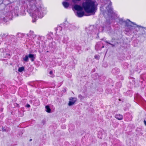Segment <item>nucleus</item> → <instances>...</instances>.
I'll return each instance as SVG.
<instances>
[{
  "label": "nucleus",
  "mask_w": 146,
  "mask_h": 146,
  "mask_svg": "<svg viewBox=\"0 0 146 146\" xmlns=\"http://www.w3.org/2000/svg\"><path fill=\"white\" fill-rule=\"evenodd\" d=\"M144 123L145 125L146 126V121L145 120H144Z\"/></svg>",
  "instance_id": "49530a36"
},
{
  "label": "nucleus",
  "mask_w": 146,
  "mask_h": 146,
  "mask_svg": "<svg viewBox=\"0 0 146 146\" xmlns=\"http://www.w3.org/2000/svg\"><path fill=\"white\" fill-rule=\"evenodd\" d=\"M125 116L126 121H130L132 120V117L131 114H126Z\"/></svg>",
  "instance_id": "dca6fc26"
},
{
  "label": "nucleus",
  "mask_w": 146,
  "mask_h": 146,
  "mask_svg": "<svg viewBox=\"0 0 146 146\" xmlns=\"http://www.w3.org/2000/svg\"><path fill=\"white\" fill-rule=\"evenodd\" d=\"M17 35L18 36V37H20V35H21V33H18L17 34Z\"/></svg>",
  "instance_id": "37998d69"
},
{
  "label": "nucleus",
  "mask_w": 146,
  "mask_h": 146,
  "mask_svg": "<svg viewBox=\"0 0 146 146\" xmlns=\"http://www.w3.org/2000/svg\"><path fill=\"white\" fill-rule=\"evenodd\" d=\"M17 11L16 12V13H17V14H18V12H19V11H17Z\"/></svg>",
  "instance_id": "09e8293b"
},
{
  "label": "nucleus",
  "mask_w": 146,
  "mask_h": 146,
  "mask_svg": "<svg viewBox=\"0 0 146 146\" xmlns=\"http://www.w3.org/2000/svg\"><path fill=\"white\" fill-rule=\"evenodd\" d=\"M2 129L3 132H8L11 130L10 128L7 126H2Z\"/></svg>",
  "instance_id": "aec40b11"
},
{
  "label": "nucleus",
  "mask_w": 146,
  "mask_h": 146,
  "mask_svg": "<svg viewBox=\"0 0 146 146\" xmlns=\"http://www.w3.org/2000/svg\"><path fill=\"white\" fill-rule=\"evenodd\" d=\"M122 85V84L120 82H117L116 84V86L117 88H120Z\"/></svg>",
  "instance_id": "473e14b6"
},
{
  "label": "nucleus",
  "mask_w": 146,
  "mask_h": 146,
  "mask_svg": "<svg viewBox=\"0 0 146 146\" xmlns=\"http://www.w3.org/2000/svg\"><path fill=\"white\" fill-rule=\"evenodd\" d=\"M61 37V36H60V35L59 36H56V39H57V40L60 41V39L59 38H60V37Z\"/></svg>",
  "instance_id": "58836bf2"
},
{
  "label": "nucleus",
  "mask_w": 146,
  "mask_h": 146,
  "mask_svg": "<svg viewBox=\"0 0 146 146\" xmlns=\"http://www.w3.org/2000/svg\"><path fill=\"white\" fill-rule=\"evenodd\" d=\"M95 0H86V1L85 3H88V2H96Z\"/></svg>",
  "instance_id": "c9c22d12"
},
{
  "label": "nucleus",
  "mask_w": 146,
  "mask_h": 146,
  "mask_svg": "<svg viewBox=\"0 0 146 146\" xmlns=\"http://www.w3.org/2000/svg\"><path fill=\"white\" fill-rule=\"evenodd\" d=\"M122 101L123 102V100H122Z\"/></svg>",
  "instance_id": "bf43d9fd"
},
{
  "label": "nucleus",
  "mask_w": 146,
  "mask_h": 146,
  "mask_svg": "<svg viewBox=\"0 0 146 146\" xmlns=\"http://www.w3.org/2000/svg\"><path fill=\"white\" fill-rule=\"evenodd\" d=\"M27 35L28 37H32L33 38H35L36 37H37L38 36L35 35L34 32L33 31H30L29 33L27 34Z\"/></svg>",
  "instance_id": "2eb2a0df"
},
{
  "label": "nucleus",
  "mask_w": 146,
  "mask_h": 146,
  "mask_svg": "<svg viewBox=\"0 0 146 146\" xmlns=\"http://www.w3.org/2000/svg\"><path fill=\"white\" fill-rule=\"evenodd\" d=\"M119 101H121V99H119Z\"/></svg>",
  "instance_id": "5fc2aeb1"
},
{
  "label": "nucleus",
  "mask_w": 146,
  "mask_h": 146,
  "mask_svg": "<svg viewBox=\"0 0 146 146\" xmlns=\"http://www.w3.org/2000/svg\"><path fill=\"white\" fill-rule=\"evenodd\" d=\"M42 122L43 124H44L45 123V121L44 120H42Z\"/></svg>",
  "instance_id": "a18cd8bd"
},
{
  "label": "nucleus",
  "mask_w": 146,
  "mask_h": 146,
  "mask_svg": "<svg viewBox=\"0 0 146 146\" xmlns=\"http://www.w3.org/2000/svg\"><path fill=\"white\" fill-rule=\"evenodd\" d=\"M13 13L12 11H9L6 13H4L2 15L1 17V20H2L3 23H5L9 20L12 17Z\"/></svg>",
  "instance_id": "0eeeda50"
},
{
  "label": "nucleus",
  "mask_w": 146,
  "mask_h": 146,
  "mask_svg": "<svg viewBox=\"0 0 146 146\" xmlns=\"http://www.w3.org/2000/svg\"><path fill=\"white\" fill-rule=\"evenodd\" d=\"M24 2L28 9L33 11L31 14L33 23L36 21L38 17L42 18L46 14V8L41 4L40 0H24Z\"/></svg>",
  "instance_id": "f257e3e1"
},
{
  "label": "nucleus",
  "mask_w": 146,
  "mask_h": 146,
  "mask_svg": "<svg viewBox=\"0 0 146 146\" xmlns=\"http://www.w3.org/2000/svg\"><path fill=\"white\" fill-rule=\"evenodd\" d=\"M82 97V95H81V94H79V95H78V97H79V98H81Z\"/></svg>",
  "instance_id": "de8ad7c7"
},
{
  "label": "nucleus",
  "mask_w": 146,
  "mask_h": 146,
  "mask_svg": "<svg viewBox=\"0 0 146 146\" xmlns=\"http://www.w3.org/2000/svg\"><path fill=\"white\" fill-rule=\"evenodd\" d=\"M140 78L142 80H140V82H141V83H142L143 80H146V73H144L141 75Z\"/></svg>",
  "instance_id": "4be33fe9"
},
{
  "label": "nucleus",
  "mask_w": 146,
  "mask_h": 146,
  "mask_svg": "<svg viewBox=\"0 0 146 146\" xmlns=\"http://www.w3.org/2000/svg\"><path fill=\"white\" fill-rule=\"evenodd\" d=\"M29 58H30L31 60L33 62L34 61L36 57V55L34 54H29L28 55Z\"/></svg>",
  "instance_id": "a211bd4d"
},
{
  "label": "nucleus",
  "mask_w": 146,
  "mask_h": 146,
  "mask_svg": "<svg viewBox=\"0 0 146 146\" xmlns=\"http://www.w3.org/2000/svg\"><path fill=\"white\" fill-rule=\"evenodd\" d=\"M118 78L120 80H123V78L122 76H118Z\"/></svg>",
  "instance_id": "e433bc0d"
},
{
  "label": "nucleus",
  "mask_w": 146,
  "mask_h": 146,
  "mask_svg": "<svg viewBox=\"0 0 146 146\" xmlns=\"http://www.w3.org/2000/svg\"><path fill=\"white\" fill-rule=\"evenodd\" d=\"M15 36L13 35H9L7 33H2L0 35V44L3 40L6 42V43H9V41L12 40V38H14Z\"/></svg>",
  "instance_id": "423d86ee"
},
{
  "label": "nucleus",
  "mask_w": 146,
  "mask_h": 146,
  "mask_svg": "<svg viewBox=\"0 0 146 146\" xmlns=\"http://www.w3.org/2000/svg\"><path fill=\"white\" fill-rule=\"evenodd\" d=\"M52 33H50L46 35L47 38L48 39L51 40L52 38Z\"/></svg>",
  "instance_id": "2f4dec72"
},
{
  "label": "nucleus",
  "mask_w": 146,
  "mask_h": 146,
  "mask_svg": "<svg viewBox=\"0 0 146 146\" xmlns=\"http://www.w3.org/2000/svg\"><path fill=\"white\" fill-rule=\"evenodd\" d=\"M76 15L77 17H81L84 16H87L85 14L83 10H80L77 11L76 13Z\"/></svg>",
  "instance_id": "f8f14e48"
},
{
  "label": "nucleus",
  "mask_w": 146,
  "mask_h": 146,
  "mask_svg": "<svg viewBox=\"0 0 146 146\" xmlns=\"http://www.w3.org/2000/svg\"><path fill=\"white\" fill-rule=\"evenodd\" d=\"M0 52L3 53V56L4 58H10L11 55L10 51L7 49L2 48L0 49Z\"/></svg>",
  "instance_id": "6e6552de"
},
{
  "label": "nucleus",
  "mask_w": 146,
  "mask_h": 146,
  "mask_svg": "<svg viewBox=\"0 0 146 146\" xmlns=\"http://www.w3.org/2000/svg\"><path fill=\"white\" fill-rule=\"evenodd\" d=\"M56 44L54 42H52L49 44V46L50 47L52 48H54Z\"/></svg>",
  "instance_id": "cd10ccee"
},
{
  "label": "nucleus",
  "mask_w": 146,
  "mask_h": 146,
  "mask_svg": "<svg viewBox=\"0 0 146 146\" xmlns=\"http://www.w3.org/2000/svg\"><path fill=\"white\" fill-rule=\"evenodd\" d=\"M32 140V139H30V141H31Z\"/></svg>",
  "instance_id": "6e6d98bb"
},
{
  "label": "nucleus",
  "mask_w": 146,
  "mask_h": 146,
  "mask_svg": "<svg viewBox=\"0 0 146 146\" xmlns=\"http://www.w3.org/2000/svg\"><path fill=\"white\" fill-rule=\"evenodd\" d=\"M115 117L119 120H121L123 118L122 115L120 114H116L115 116Z\"/></svg>",
  "instance_id": "5701e85b"
},
{
  "label": "nucleus",
  "mask_w": 146,
  "mask_h": 146,
  "mask_svg": "<svg viewBox=\"0 0 146 146\" xmlns=\"http://www.w3.org/2000/svg\"><path fill=\"white\" fill-rule=\"evenodd\" d=\"M104 3L105 4L103 3L102 5H104V4H106V2L108 4V6L106 7L109 8L110 7H111V5H112V2L111 1L108 0H104Z\"/></svg>",
  "instance_id": "412c9836"
},
{
  "label": "nucleus",
  "mask_w": 146,
  "mask_h": 146,
  "mask_svg": "<svg viewBox=\"0 0 146 146\" xmlns=\"http://www.w3.org/2000/svg\"><path fill=\"white\" fill-rule=\"evenodd\" d=\"M102 40H103L105 42H106V43L107 44V45H108V42L109 41H107L106 39H101Z\"/></svg>",
  "instance_id": "4c0bfd02"
},
{
  "label": "nucleus",
  "mask_w": 146,
  "mask_h": 146,
  "mask_svg": "<svg viewBox=\"0 0 146 146\" xmlns=\"http://www.w3.org/2000/svg\"><path fill=\"white\" fill-rule=\"evenodd\" d=\"M68 40V38L66 36H64L62 40V42L64 44H67Z\"/></svg>",
  "instance_id": "b1692460"
},
{
  "label": "nucleus",
  "mask_w": 146,
  "mask_h": 146,
  "mask_svg": "<svg viewBox=\"0 0 146 146\" xmlns=\"http://www.w3.org/2000/svg\"><path fill=\"white\" fill-rule=\"evenodd\" d=\"M46 111L48 113H50L51 112V110L49 106H45Z\"/></svg>",
  "instance_id": "7c9ffc66"
},
{
  "label": "nucleus",
  "mask_w": 146,
  "mask_h": 146,
  "mask_svg": "<svg viewBox=\"0 0 146 146\" xmlns=\"http://www.w3.org/2000/svg\"><path fill=\"white\" fill-rule=\"evenodd\" d=\"M84 8L82 6V7L80 5L77 4H75L74 5L73 7V9H74L75 10L78 11L80 10H83Z\"/></svg>",
  "instance_id": "ddd939ff"
},
{
  "label": "nucleus",
  "mask_w": 146,
  "mask_h": 146,
  "mask_svg": "<svg viewBox=\"0 0 146 146\" xmlns=\"http://www.w3.org/2000/svg\"><path fill=\"white\" fill-rule=\"evenodd\" d=\"M107 10V14L109 17H110L111 19H113L114 17L116 16L115 14L113 12V9L111 7H106Z\"/></svg>",
  "instance_id": "9d476101"
},
{
  "label": "nucleus",
  "mask_w": 146,
  "mask_h": 146,
  "mask_svg": "<svg viewBox=\"0 0 146 146\" xmlns=\"http://www.w3.org/2000/svg\"><path fill=\"white\" fill-rule=\"evenodd\" d=\"M65 128V126H64V127H63V129H64Z\"/></svg>",
  "instance_id": "603ef678"
},
{
  "label": "nucleus",
  "mask_w": 146,
  "mask_h": 146,
  "mask_svg": "<svg viewBox=\"0 0 146 146\" xmlns=\"http://www.w3.org/2000/svg\"><path fill=\"white\" fill-rule=\"evenodd\" d=\"M137 27L134 32V35L137 36L139 37L142 36L145 38L146 37V27L138 25Z\"/></svg>",
  "instance_id": "39448f33"
},
{
  "label": "nucleus",
  "mask_w": 146,
  "mask_h": 146,
  "mask_svg": "<svg viewBox=\"0 0 146 146\" xmlns=\"http://www.w3.org/2000/svg\"><path fill=\"white\" fill-rule=\"evenodd\" d=\"M51 76L52 77H53V75H52V76Z\"/></svg>",
  "instance_id": "4d7b16f0"
},
{
  "label": "nucleus",
  "mask_w": 146,
  "mask_h": 146,
  "mask_svg": "<svg viewBox=\"0 0 146 146\" xmlns=\"http://www.w3.org/2000/svg\"><path fill=\"white\" fill-rule=\"evenodd\" d=\"M98 4L96 1L84 3L82 6L85 11L88 13L94 14L97 10Z\"/></svg>",
  "instance_id": "7ed1b4c3"
},
{
  "label": "nucleus",
  "mask_w": 146,
  "mask_h": 146,
  "mask_svg": "<svg viewBox=\"0 0 146 146\" xmlns=\"http://www.w3.org/2000/svg\"><path fill=\"white\" fill-rule=\"evenodd\" d=\"M90 27H89V30H90Z\"/></svg>",
  "instance_id": "864d4df0"
},
{
  "label": "nucleus",
  "mask_w": 146,
  "mask_h": 146,
  "mask_svg": "<svg viewBox=\"0 0 146 146\" xmlns=\"http://www.w3.org/2000/svg\"><path fill=\"white\" fill-rule=\"evenodd\" d=\"M108 44L110 45L112 47H114L117 44V42L115 38H112L110 41H109Z\"/></svg>",
  "instance_id": "9b49d317"
},
{
  "label": "nucleus",
  "mask_w": 146,
  "mask_h": 146,
  "mask_svg": "<svg viewBox=\"0 0 146 146\" xmlns=\"http://www.w3.org/2000/svg\"><path fill=\"white\" fill-rule=\"evenodd\" d=\"M125 94H126V95L127 96H129L130 97L131 96H132V92L131 91L129 90L127 91L126 93Z\"/></svg>",
  "instance_id": "c756f323"
},
{
  "label": "nucleus",
  "mask_w": 146,
  "mask_h": 146,
  "mask_svg": "<svg viewBox=\"0 0 146 146\" xmlns=\"http://www.w3.org/2000/svg\"><path fill=\"white\" fill-rule=\"evenodd\" d=\"M76 49L78 50V52L80 54L82 52V51L81 50V46H76Z\"/></svg>",
  "instance_id": "c85d7f7f"
},
{
  "label": "nucleus",
  "mask_w": 146,
  "mask_h": 146,
  "mask_svg": "<svg viewBox=\"0 0 146 146\" xmlns=\"http://www.w3.org/2000/svg\"><path fill=\"white\" fill-rule=\"evenodd\" d=\"M70 101L69 102L68 105L71 106L73 105L77 100V99L75 98L71 97L69 99Z\"/></svg>",
  "instance_id": "4468645a"
},
{
  "label": "nucleus",
  "mask_w": 146,
  "mask_h": 146,
  "mask_svg": "<svg viewBox=\"0 0 146 146\" xmlns=\"http://www.w3.org/2000/svg\"><path fill=\"white\" fill-rule=\"evenodd\" d=\"M52 73H53L52 71H50L49 72V74L50 75H52Z\"/></svg>",
  "instance_id": "c03bdc74"
},
{
  "label": "nucleus",
  "mask_w": 146,
  "mask_h": 146,
  "mask_svg": "<svg viewBox=\"0 0 146 146\" xmlns=\"http://www.w3.org/2000/svg\"><path fill=\"white\" fill-rule=\"evenodd\" d=\"M111 23L109 21H107L106 22L103 23V26L102 27V30L105 29L108 31L111 32V29L110 26Z\"/></svg>",
  "instance_id": "1a4fd4ad"
},
{
  "label": "nucleus",
  "mask_w": 146,
  "mask_h": 146,
  "mask_svg": "<svg viewBox=\"0 0 146 146\" xmlns=\"http://www.w3.org/2000/svg\"><path fill=\"white\" fill-rule=\"evenodd\" d=\"M62 4L64 7L65 8H67L69 7V3L66 1H64L62 3Z\"/></svg>",
  "instance_id": "a878e982"
},
{
  "label": "nucleus",
  "mask_w": 146,
  "mask_h": 146,
  "mask_svg": "<svg viewBox=\"0 0 146 146\" xmlns=\"http://www.w3.org/2000/svg\"><path fill=\"white\" fill-rule=\"evenodd\" d=\"M94 58L98 60H99L100 58V56L99 55H95L94 56Z\"/></svg>",
  "instance_id": "f704fd0d"
},
{
  "label": "nucleus",
  "mask_w": 146,
  "mask_h": 146,
  "mask_svg": "<svg viewBox=\"0 0 146 146\" xmlns=\"http://www.w3.org/2000/svg\"><path fill=\"white\" fill-rule=\"evenodd\" d=\"M119 69L117 68H115L112 70V73L114 75H116L118 74L120 72Z\"/></svg>",
  "instance_id": "f3484780"
},
{
  "label": "nucleus",
  "mask_w": 146,
  "mask_h": 146,
  "mask_svg": "<svg viewBox=\"0 0 146 146\" xmlns=\"http://www.w3.org/2000/svg\"><path fill=\"white\" fill-rule=\"evenodd\" d=\"M118 21L117 22L120 25H122L124 23L125 24V32L127 33H131L133 31L134 34V32L138 25L131 21L129 19L125 20L123 18H118Z\"/></svg>",
  "instance_id": "f03ea898"
},
{
  "label": "nucleus",
  "mask_w": 146,
  "mask_h": 146,
  "mask_svg": "<svg viewBox=\"0 0 146 146\" xmlns=\"http://www.w3.org/2000/svg\"><path fill=\"white\" fill-rule=\"evenodd\" d=\"M39 39H40V37H38V40H39Z\"/></svg>",
  "instance_id": "3c124183"
},
{
  "label": "nucleus",
  "mask_w": 146,
  "mask_h": 146,
  "mask_svg": "<svg viewBox=\"0 0 146 146\" xmlns=\"http://www.w3.org/2000/svg\"><path fill=\"white\" fill-rule=\"evenodd\" d=\"M24 70V68L23 67H21L19 68L18 70V71L20 72H21Z\"/></svg>",
  "instance_id": "72a5a7b5"
},
{
  "label": "nucleus",
  "mask_w": 146,
  "mask_h": 146,
  "mask_svg": "<svg viewBox=\"0 0 146 146\" xmlns=\"http://www.w3.org/2000/svg\"><path fill=\"white\" fill-rule=\"evenodd\" d=\"M6 44V42H5V43H4V44Z\"/></svg>",
  "instance_id": "13d9d810"
},
{
  "label": "nucleus",
  "mask_w": 146,
  "mask_h": 146,
  "mask_svg": "<svg viewBox=\"0 0 146 146\" xmlns=\"http://www.w3.org/2000/svg\"><path fill=\"white\" fill-rule=\"evenodd\" d=\"M101 42H98L95 46V48L97 50H101L102 49L101 46Z\"/></svg>",
  "instance_id": "6ab92c4d"
},
{
  "label": "nucleus",
  "mask_w": 146,
  "mask_h": 146,
  "mask_svg": "<svg viewBox=\"0 0 146 146\" xmlns=\"http://www.w3.org/2000/svg\"><path fill=\"white\" fill-rule=\"evenodd\" d=\"M25 106L26 107H27L28 108H29L30 107V106L29 104H27V105H26Z\"/></svg>",
  "instance_id": "a19ab883"
},
{
  "label": "nucleus",
  "mask_w": 146,
  "mask_h": 146,
  "mask_svg": "<svg viewBox=\"0 0 146 146\" xmlns=\"http://www.w3.org/2000/svg\"><path fill=\"white\" fill-rule=\"evenodd\" d=\"M76 29V27L75 25L66 21L63 24H61L60 26H58L55 29V31L57 33L58 32L61 33L62 30L64 31L67 29L70 31H72Z\"/></svg>",
  "instance_id": "20e7f679"
},
{
  "label": "nucleus",
  "mask_w": 146,
  "mask_h": 146,
  "mask_svg": "<svg viewBox=\"0 0 146 146\" xmlns=\"http://www.w3.org/2000/svg\"><path fill=\"white\" fill-rule=\"evenodd\" d=\"M29 57L28 55H26L25 56H23V58L22 61L25 62H27L29 61Z\"/></svg>",
  "instance_id": "393cba45"
},
{
  "label": "nucleus",
  "mask_w": 146,
  "mask_h": 146,
  "mask_svg": "<svg viewBox=\"0 0 146 146\" xmlns=\"http://www.w3.org/2000/svg\"><path fill=\"white\" fill-rule=\"evenodd\" d=\"M101 47H102V48H104V46L103 45L102 47L101 46Z\"/></svg>",
  "instance_id": "8fccbe9b"
},
{
  "label": "nucleus",
  "mask_w": 146,
  "mask_h": 146,
  "mask_svg": "<svg viewBox=\"0 0 146 146\" xmlns=\"http://www.w3.org/2000/svg\"><path fill=\"white\" fill-rule=\"evenodd\" d=\"M14 105L15 106L18 107V108L19 107V104L16 103H15L14 104Z\"/></svg>",
  "instance_id": "ea45409f"
},
{
  "label": "nucleus",
  "mask_w": 146,
  "mask_h": 146,
  "mask_svg": "<svg viewBox=\"0 0 146 146\" xmlns=\"http://www.w3.org/2000/svg\"><path fill=\"white\" fill-rule=\"evenodd\" d=\"M129 79L131 80V81H129L130 83L131 84V85L133 86L135 84V79L131 77H129Z\"/></svg>",
  "instance_id": "bb28decb"
},
{
  "label": "nucleus",
  "mask_w": 146,
  "mask_h": 146,
  "mask_svg": "<svg viewBox=\"0 0 146 146\" xmlns=\"http://www.w3.org/2000/svg\"><path fill=\"white\" fill-rule=\"evenodd\" d=\"M73 62H74V61H73V62H72V63H73V64L72 65V68H74L75 66V63H73Z\"/></svg>",
  "instance_id": "79ce46f5"
}]
</instances>
